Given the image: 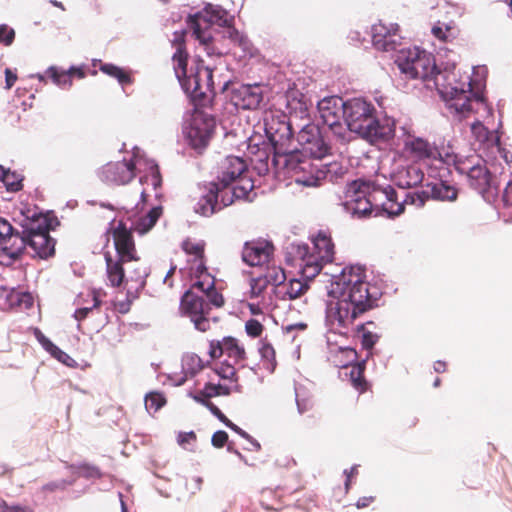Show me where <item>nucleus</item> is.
<instances>
[{
    "label": "nucleus",
    "mask_w": 512,
    "mask_h": 512,
    "mask_svg": "<svg viewBox=\"0 0 512 512\" xmlns=\"http://www.w3.org/2000/svg\"><path fill=\"white\" fill-rule=\"evenodd\" d=\"M234 16L219 5L207 4L201 11L189 15L187 26L192 37L199 42L209 55L215 53L213 25L223 27L222 37L242 51L250 50L247 36L234 27Z\"/></svg>",
    "instance_id": "f257e3e1"
},
{
    "label": "nucleus",
    "mask_w": 512,
    "mask_h": 512,
    "mask_svg": "<svg viewBox=\"0 0 512 512\" xmlns=\"http://www.w3.org/2000/svg\"><path fill=\"white\" fill-rule=\"evenodd\" d=\"M396 132L395 120L390 117L379 118L371 101L363 97H354V138H360L370 145L388 144Z\"/></svg>",
    "instance_id": "f03ea898"
},
{
    "label": "nucleus",
    "mask_w": 512,
    "mask_h": 512,
    "mask_svg": "<svg viewBox=\"0 0 512 512\" xmlns=\"http://www.w3.org/2000/svg\"><path fill=\"white\" fill-rule=\"evenodd\" d=\"M19 222L21 227L20 237L24 242V251L30 249L32 256H38L46 259L55 252V240L49 235L50 230L54 229L58 224L56 217L48 214L32 213L25 215Z\"/></svg>",
    "instance_id": "7ed1b4c3"
},
{
    "label": "nucleus",
    "mask_w": 512,
    "mask_h": 512,
    "mask_svg": "<svg viewBox=\"0 0 512 512\" xmlns=\"http://www.w3.org/2000/svg\"><path fill=\"white\" fill-rule=\"evenodd\" d=\"M344 271L352 275V266ZM330 295L336 300L332 301L327 309V321L331 331L348 337L352 328V284L350 278L346 279V272L339 280L332 283Z\"/></svg>",
    "instance_id": "20e7f679"
},
{
    "label": "nucleus",
    "mask_w": 512,
    "mask_h": 512,
    "mask_svg": "<svg viewBox=\"0 0 512 512\" xmlns=\"http://www.w3.org/2000/svg\"><path fill=\"white\" fill-rule=\"evenodd\" d=\"M323 122L330 128L337 141L348 145L352 140V112L349 102L341 98H324L318 103Z\"/></svg>",
    "instance_id": "39448f33"
},
{
    "label": "nucleus",
    "mask_w": 512,
    "mask_h": 512,
    "mask_svg": "<svg viewBox=\"0 0 512 512\" xmlns=\"http://www.w3.org/2000/svg\"><path fill=\"white\" fill-rule=\"evenodd\" d=\"M376 192L372 190V183L360 179H354V216L369 218L386 214L388 218H394L403 212V206L396 210H389L385 204H373L376 200Z\"/></svg>",
    "instance_id": "423d86ee"
},
{
    "label": "nucleus",
    "mask_w": 512,
    "mask_h": 512,
    "mask_svg": "<svg viewBox=\"0 0 512 512\" xmlns=\"http://www.w3.org/2000/svg\"><path fill=\"white\" fill-rule=\"evenodd\" d=\"M304 154L303 151L287 146L283 153L273 152L272 162L276 168H283L293 173L296 176L297 183L308 187L317 186L319 178L305 175L306 172L312 170V163L309 159H306Z\"/></svg>",
    "instance_id": "0eeeda50"
},
{
    "label": "nucleus",
    "mask_w": 512,
    "mask_h": 512,
    "mask_svg": "<svg viewBox=\"0 0 512 512\" xmlns=\"http://www.w3.org/2000/svg\"><path fill=\"white\" fill-rule=\"evenodd\" d=\"M395 63L400 72L410 79H427L434 72L439 73L434 63V58L426 54L425 50L414 51L399 50Z\"/></svg>",
    "instance_id": "6e6552de"
},
{
    "label": "nucleus",
    "mask_w": 512,
    "mask_h": 512,
    "mask_svg": "<svg viewBox=\"0 0 512 512\" xmlns=\"http://www.w3.org/2000/svg\"><path fill=\"white\" fill-rule=\"evenodd\" d=\"M471 132L475 139L483 146L485 153V163L494 168V173L498 172L497 164L500 169L503 167L499 159H502L506 164H509V151L501 145L500 136L496 131L489 130L480 121H476L471 125ZM502 171H500L501 173Z\"/></svg>",
    "instance_id": "1a4fd4ad"
},
{
    "label": "nucleus",
    "mask_w": 512,
    "mask_h": 512,
    "mask_svg": "<svg viewBox=\"0 0 512 512\" xmlns=\"http://www.w3.org/2000/svg\"><path fill=\"white\" fill-rule=\"evenodd\" d=\"M470 162L462 163L456 170L460 174H465L471 188L484 195L486 193H498L499 185L495 182L493 173L480 161L485 159L482 156L469 155Z\"/></svg>",
    "instance_id": "9d476101"
},
{
    "label": "nucleus",
    "mask_w": 512,
    "mask_h": 512,
    "mask_svg": "<svg viewBox=\"0 0 512 512\" xmlns=\"http://www.w3.org/2000/svg\"><path fill=\"white\" fill-rule=\"evenodd\" d=\"M193 289L186 291L181 298L180 309L183 315L187 316L194 324L195 329L200 332H207L211 329L212 322L217 318H210V307L204 296L198 295Z\"/></svg>",
    "instance_id": "9b49d317"
},
{
    "label": "nucleus",
    "mask_w": 512,
    "mask_h": 512,
    "mask_svg": "<svg viewBox=\"0 0 512 512\" xmlns=\"http://www.w3.org/2000/svg\"><path fill=\"white\" fill-rule=\"evenodd\" d=\"M365 271L364 265L354 264V319L377 306L381 296L379 288L367 281Z\"/></svg>",
    "instance_id": "f8f14e48"
},
{
    "label": "nucleus",
    "mask_w": 512,
    "mask_h": 512,
    "mask_svg": "<svg viewBox=\"0 0 512 512\" xmlns=\"http://www.w3.org/2000/svg\"><path fill=\"white\" fill-rule=\"evenodd\" d=\"M265 133L273 147V152L283 153L287 146H291L293 132L285 114L267 116L265 118Z\"/></svg>",
    "instance_id": "ddd939ff"
},
{
    "label": "nucleus",
    "mask_w": 512,
    "mask_h": 512,
    "mask_svg": "<svg viewBox=\"0 0 512 512\" xmlns=\"http://www.w3.org/2000/svg\"><path fill=\"white\" fill-rule=\"evenodd\" d=\"M439 93L443 100L447 102L448 108L454 109V111L460 115H465L472 111V98L478 102L483 101V95L473 91L471 80L467 83V89L463 86L449 85L439 90Z\"/></svg>",
    "instance_id": "4468645a"
},
{
    "label": "nucleus",
    "mask_w": 512,
    "mask_h": 512,
    "mask_svg": "<svg viewBox=\"0 0 512 512\" xmlns=\"http://www.w3.org/2000/svg\"><path fill=\"white\" fill-rule=\"evenodd\" d=\"M458 195L457 189L446 181L436 180L425 184L422 190L408 193L405 202L418 207L423 206L427 200L454 201Z\"/></svg>",
    "instance_id": "2eb2a0df"
},
{
    "label": "nucleus",
    "mask_w": 512,
    "mask_h": 512,
    "mask_svg": "<svg viewBox=\"0 0 512 512\" xmlns=\"http://www.w3.org/2000/svg\"><path fill=\"white\" fill-rule=\"evenodd\" d=\"M21 230L0 217V258L1 262L10 264L20 258L24 252V242L20 237Z\"/></svg>",
    "instance_id": "dca6fc26"
},
{
    "label": "nucleus",
    "mask_w": 512,
    "mask_h": 512,
    "mask_svg": "<svg viewBox=\"0 0 512 512\" xmlns=\"http://www.w3.org/2000/svg\"><path fill=\"white\" fill-rule=\"evenodd\" d=\"M216 123L215 119L203 112L193 114L186 135L190 145L197 150L204 149L211 140Z\"/></svg>",
    "instance_id": "f3484780"
},
{
    "label": "nucleus",
    "mask_w": 512,
    "mask_h": 512,
    "mask_svg": "<svg viewBox=\"0 0 512 512\" xmlns=\"http://www.w3.org/2000/svg\"><path fill=\"white\" fill-rule=\"evenodd\" d=\"M182 88L193 100H202L207 92L214 91L213 70L206 66L198 67L187 81L182 82Z\"/></svg>",
    "instance_id": "a211bd4d"
},
{
    "label": "nucleus",
    "mask_w": 512,
    "mask_h": 512,
    "mask_svg": "<svg viewBox=\"0 0 512 512\" xmlns=\"http://www.w3.org/2000/svg\"><path fill=\"white\" fill-rule=\"evenodd\" d=\"M263 87L260 84H242L232 89L231 101L240 109L255 110L263 101Z\"/></svg>",
    "instance_id": "6ab92c4d"
},
{
    "label": "nucleus",
    "mask_w": 512,
    "mask_h": 512,
    "mask_svg": "<svg viewBox=\"0 0 512 512\" xmlns=\"http://www.w3.org/2000/svg\"><path fill=\"white\" fill-rule=\"evenodd\" d=\"M136 162L129 161L109 162L101 170V178L108 183L125 185L135 177Z\"/></svg>",
    "instance_id": "aec40b11"
},
{
    "label": "nucleus",
    "mask_w": 512,
    "mask_h": 512,
    "mask_svg": "<svg viewBox=\"0 0 512 512\" xmlns=\"http://www.w3.org/2000/svg\"><path fill=\"white\" fill-rule=\"evenodd\" d=\"M334 245L330 237L324 233H318L313 239V255L308 259V267L312 268L311 275H318L323 264L332 262Z\"/></svg>",
    "instance_id": "412c9836"
},
{
    "label": "nucleus",
    "mask_w": 512,
    "mask_h": 512,
    "mask_svg": "<svg viewBox=\"0 0 512 512\" xmlns=\"http://www.w3.org/2000/svg\"><path fill=\"white\" fill-rule=\"evenodd\" d=\"M397 30V24L391 25V28L381 22L374 24L371 28V41L374 48L383 52L397 51L401 45V37L396 33Z\"/></svg>",
    "instance_id": "4be33fe9"
},
{
    "label": "nucleus",
    "mask_w": 512,
    "mask_h": 512,
    "mask_svg": "<svg viewBox=\"0 0 512 512\" xmlns=\"http://www.w3.org/2000/svg\"><path fill=\"white\" fill-rule=\"evenodd\" d=\"M112 237L118 257L122 260L131 261L139 259L132 232L126 227L125 223L119 221L117 226L112 228Z\"/></svg>",
    "instance_id": "5701e85b"
},
{
    "label": "nucleus",
    "mask_w": 512,
    "mask_h": 512,
    "mask_svg": "<svg viewBox=\"0 0 512 512\" xmlns=\"http://www.w3.org/2000/svg\"><path fill=\"white\" fill-rule=\"evenodd\" d=\"M185 35V30L176 31L171 39V44L175 48L172 56L173 69L181 85L182 82L187 81L189 78L187 74L189 54L185 45Z\"/></svg>",
    "instance_id": "b1692460"
},
{
    "label": "nucleus",
    "mask_w": 512,
    "mask_h": 512,
    "mask_svg": "<svg viewBox=\"0 0 512 512\" xmlns=\"http://www.w3.org/2000/svg\"><path fill=\"white\" fill-rule=\"evenodd\" d=\"M246 161L238 156L229 155L218 163L217 180L224 185H232L238 178L246 174Z\"/></svg>",
    "instance_id": "393cba45"
},
{
    "label": "nucleus",
    "mask_w": 512,
    "mask_h": 512,
    "mask_svg": "<svg viewBox=\"0 0 512 512\" xmlns=\"http://www.w3.org/2000/svg\"><path fill=\"white\" fill-rule=\"evenodd\" d=\"M209 356L212 359H218L223 354L239 363L246 358L245 349L239 345L234 337H224L222 340H211L209 343Z\"/></svg>",
    "instance_id": "a878e982"
},
{
    "label": "nucleus",
    "mask_w": 512,
    "mask_h": 512,
    "mask_svg": "<svg viewBox=\"0 0 512 512\" xmlns=\"http://www.w3.org/2000/svg\"><path fill=\"white\" fill-rule=\"evenodd\" d=\"M274 252V246L268 241H252L244 245L243 261L250 266L267 263Z\"/></svg>",
    "instance_id": "bb28decb"
},
{
    "label": "nucleus",
    "mask_w": 512,
    "mask_h": 512,
    "mask_svg": "<svg viewBox=\"0 0 512 512\" xmlns=\"http://www.w3.org/2000/svg\"><path fill=\"white\" fill-rule=\"evenodd\" d=\"M199 278L194 284L193 289L199 290L204 296L209 307L221 308L225 304L223 295L215 288L214 278L207 272L198 275Z\"/></svg>",
    "instance_id": "cd10ccee"
},
{
    "label": "nucleus",
    "mask_w": 512,
    "mask_h": 512,
    "mask_svg": "<svg viewBox=\"0 0 512 512\" xmlns=\"http://www.w3.org/2000/svg\"><path fill=\"white\" fill-rule=\"evenodd\" d=\"M435 157L436 160L448 166H454L455 170H457L462 163L471 161V157L455 152L452 141H448L447 143L443 141L440 144H435Z\"/></svg>",
    "instance_id": "c85d7f7f"
},
{
    "label": "nucleus",
    "mask_w": 512,
    "mask_h": 512,
    "mask_svg": "<svg viewBox=\"0 0 512 512\" xmlns=\"http://www.w3.org/2000/svg\"><path fill=\"white\" fill-rule=\"evenodd\" d=\"M332 362L340 368L339 377L343 381H352V348L339 346L332 353Z\"/></svg>",
    "instance_id": "c756f323"
},
{
    "label": "nucleus",
    "mask_w": 512,
    "mask_h": 512,
    "mask_svg": "<svg viewBox=\"0 0 512 512\" xmlns=\"http://www.w3.org/2000/svg\"><path fill=\"white\" fill-rule=\"evenodd\" d=\"M106 273L112 287H120L124 282L125 272L123 264L131 260L113 259L109 252L105 253Z\"/></svg>",
    "instance_id": "7c9ffc66"
},
{
    "label": "nucleus",
    "mask_w": 512,
    "mask_h": 512,
    "mask_svg": "<svg viewBox=\"0 0 512 512\" xmlns=\"http://www.w3.org/2000/svg\"><path fill=\"white\" fill-rule=\"evenodd\" d=\"M204 248L205 244L201 242H193L191 240H185L182 243V249L186 254L194 256V266L196 276L203 275L207 272V268L204 262Z\"/></svg>",
    "instance_id": "2f4dec72"
},
{
    "label": "nucleus",
    "mask_w": 512,
    "mask_h": 512,
    "mask_svg": "<svg viewBox=\"0 0 512 512\" xmlns=\"http://www.w3.org/2000/svg\"><path fill=\"white\" fill-rule=\"evenodd\" d=\"M221 210L219 202H217V195L213 193L210 188L208 193L201 196L194 205V211L197 214L208 217Z\"/></svg>",
    "instance_id": "473e14b6"
},
{
    "label": "nucleus",
    "mask_w": 512,
    "mask_h": 512,
    "mask_svg": "<svg viewBox=\"0 0 512 512\" xmlns=\"http://www.w3.org/2000/svg\"><path fill=\"white\" fill-rule=\"evenodd\" d=\"M423 178V171L419 167L411 165L398 175L397 186L403 189H409L420 184Z\"/></svg>",
    "instance_id": "72a5a7b5"
},
{
    "label": "nucleus",
    "mask_w": 512,
    "mask_h": 512,
    "mask_svg": "<svg viewBox=\"0 0 512 512\" xmlns=\"http://www.w3.org/2000/svg\"><path fill=\"white\" fill-rule=\"evenodd\" d=\"M210 186L213 193L217 195V202H219L221 209L233 204L235 200H238L233 186L224 185V183L218 180L211 183Z\"/></svg>",
    "instance_id": "f704fd0d"
},
{
    "label": "nucleus",
    "mask_w": 512,
    "mask_h": 512,
    "mask_svg": "<svg viewBox=\"0 0 512 512\" xmlns=\"http://www.w3.org/2000/svg\"><path fill=\"white\" fill-rule=\"evenodd\" d=\"M305 155L321 159L328 154L329 146L325 143L319 130H314V137L309 145L302 150Z\"/></svg>",
    "instance_id": "c9c22d12"
},
{
    "label": "nucleus",
    "mask_w": 512,
    "mask_h": 512,
    "mask_svg": "<svg viewBox=\"0 0 512 512\" xmlns=\"http://www.w3.org/2000/svg\"><path fill=\"white\" fill-rule=\"evenodd\" d=\"M293 253L296 257L303 261L302 265V273L307 278L315 277L316 275H311L312 268L308 267V259L312 257L313 252H310V247L305 243L293 244L292 245Z\"/></svg>",
    "instance_id": "e433bc0d"
},
{
    "label": "nucleus",
    "mask_w": 512,
    "mask_h": 512,
    "mask_svg": "<svg viewBox=\"0 0 512 512\" xmlns=\"http://www.w3.org/2000/svg\"><path fill=\"white\" fill-rule=\"evenodd\" d=\"M162 214V207H153L145 216L141 217L137 223L136 229L140 233L148 232L158 221Z\"/></svg>",
    "instance_id": "4c0bfd02"
},
{
    "label": "nucleus",
    "mask_w": 512,
    "mask_h": 512,
    "mask_svg": "<svg viewBox=\"0 0 512 512\" xmlns=\"http://www.w3.org/2000/svg\"><path fill=\"white\" fill-rule=\"evenodd\" d=\"M411 150L417 154L420 158L433 159L435 157V146L432 147L427 140L417 137L411 142Z\"/></svg>",
    "instance_id": "58836bf2"
},
{
    "label": "nucleus",
    "mask_w": 512,
    "mask_h": 512,
    "mask_svg": "<svg viewBox=\"0 0 512 512\" xmlns=\"http://www.w3.org/2000/svg\"><path fill=\"white\" fill-rule=\"evenodd\" d=\"M233 188L236 193V197L238 200H248L251 192L254 189V183L250 177H247L246 174L238 178L233 183Z\"/></svg>",
    "instance_id": "ea45409f"
},
{
    "label": "nucleus",
    "mask_w": 512,
    "mask_h": 512,
    "mask_svg": "<svg viewBox=\"0 0 512 512\" xmlns=\"http://www.w3.org/2000/svg\"><path fill=\"white\" fill-rule=\"evenodd\" d=\"M99 69L118 80V82L122 85L130 84L132 79L128 72H126L124 69L110 63H103L100 65Z\"/></svg>",
    "instance_id": "a19ab883"
},
{
    "label": "nucleus",
    "mask_w": 512,
    "mask_h": 512,
    "mask_svg": "<svg viewBox=\"0 0 512 512\" xmlns=\"http://www.w3.org/2000/svg\"><path fill=\"white\" fill-rule=\"evenodd\" d=\"M261 276L267 280L268 285L280 286L286 280V274L283 268L279 266H268Z\"/></svg>",
    "instance_id": "79ce46f5"
},
{
    "label": "nucleus",
    "mask_w": 512,
    "mask_h": 512,
    "mask_svg": "<svg viewBox=\"0 0 512 512\" xmlns=\"http://www.w3.org/2000/svg\"><path fill=\"white\" fill-rule=\"evenodd\" d=\"M356 332L361 339L362 349L366 350L367 352H371L379 339V335L367 330L365 328V324L357 325Z\"/></svg>",
    "instance_id": "37998d69"
},
{
    "label": "nucleus",
    "mask_w": 512,
    "mask_h": 512,
    "mask_svg": "<svg viewBox=\"0 0 512 512\" xmlns=\"http://www.w3.org/2000/svg\"><path fill=\"white\" fill-rule=\"evenodd\" d=\"M47 74L51 77L53 82L59 86H71L72 78L68 70H62L55 66H51L47 70Z\"/></svg>",
    "instance_id": "c03bdc74"
},
{
    "label": "nucleus",
    "mask_w": 512,
    "mask_h": 512,
    "mask_svg": "<svg viewBox=\"0 0 512 512\" xmlns=\"http://www.w3.org/2000/svg\"><path fill=\"white\" fill-rule=\"evenodd\" d=\"M372 190L373 192H376V194L385 195L387 202H385L384 204L389 210H396L398 209L399 205H402L404 207L403 201L398 202V194L396 190L391 186H387L385 189L380 190L376 189V187L372 184Z\"/></svg>",
    "instance_id": "a18cd8bd"
},
{
    "label": "nucleus",
    "mask_w": 512,
    "mask_h": 512,
    "mask_svg": "<svg viewBox=\"0 0 512 512\" xmlns=\"http://www.w3.org/2000/svg\"><path fill=\"white\" fill-rule=\"evenodd\" d=\"M260 354L264 368L274 371L276 366V355L273 346L270 343L263 342L260 348Z\"/></svg>",
    "instance_id": "49530a36"
},
{
    "label": "nucleus",
    "mask_w": 512,
    "mask_h": 512,
    "mask_svg": "<svg viewBox=\"0 0 512 512\" xmlns=\"http://www.w3.org/2000/svg\"><path fill=\"white\" fill-rule=\"evenodd\" d=\"M22 177L16 172H11L10 170H5L4 176L1 181L6 186L7 190L10 192L20 191L23 187Z\"/></svg>",
    "instance_id": "de8ad7c7"
},
{
    "label": "nucleus",
    "mask_w": 512,
    "mask_h": 512,
    "mask_svg": "<svg viewBox=\"0 0 512 512\" xmlns=\"http://www.w3.org/2000/svg\"><path fill=\"white\" fill-rule=\"evenodd\" d=\"M308 289L309 285L306 282L298 279H292L289 281L285 293L290 300H293L305 294Z\"/></svg>",
    "instance_id": "09e8293b"
},
{
    "label": "nucleus",
    "mask_w": 512,
    "mask_h": 512,
    "mask_svg": "<svg viewBox=\"0 0 512 512\" xmlns=\"http://www.w3.org/2000/svg\"><path fill=\"white\" fill-rule=\"evenodd\" d=\"M90 295L92 296L93 305L91 307H81L74 313V318L79 322L83 321L93 309L99 308L101 305L100 291L93 289Z\"/></svg>",
    "instance_id": "8fccbe9b"
},
{
    "label": "nucleus",
    "mask_w": 512,
    "mask_h": 512,
    "mask_svg": "<svg viewBox=\"0 0 512 512\" xmlns=\"http://www.w3.org/2000/svg\"><path fill=\"white\" fill-rule=\"evenodd\" d=\"M45 349L58 361L62 362L67 366H73V363L75 362L74 359L71 358L66 352L62 351L51 341H46Z\"/></svg>",
    "instance_id": "3c124183"
},
{
    "label": "nucleus",
    "mask_w": 512,
    "mask_h": 512,
    "mask_svg": "<svg viewBox=\"0 0 512 512\" xmlns=\"http://www.w3.org/2000/svg\"><path fill=\"white\" fill-rule=\"evenodd\" d=\"M267 280L261 275L250 280V298H260L268 287Z\"/></svg>",
    "instance_id": "603ef678"
},
{
    "label": "nucleus",
    "mask_w": 512,
    "mask_h": 512,
    "mask_svg": "<svg viewBox=\"0 0 512 512\" xmlns=\"http://www.w3.org/2000/svg\"><path fill=\"white\" fill-rule=\"evenodd\" d=\"M166 403L165 397L161 393L152 392L145 398V406L147 410L158 411Z\"/></svg>",
    "instance_id": "864d4df0"
},
{
    "label": "nucleus",
    "mask_w": 512,
    "mask_h": 512,
    "mask_svg": "<svg viewBox=\"0 0 512 512\" xmlns=\"http://www.w3.org/2000/svg\"><path fill=\"white\" fill-rule=\"evenodd\" d=\"M314 130H319L314 125H307L298 133L297 141L301 145L302 150L309 145L314 137Z\"/></svg>",
    "instance_id": "5fc2aeb1"
},
{
    "label": "nucleus",
    "mask_w": 512,
    "mask_h": 512,
    "mask_svg": "<svg viewBox=\"0 0 512 512\" xmlns=\"http://www.w3.org/2000/svg\"><path fill=\"white\" fill-rule=\"evenodd\" d=\"M216 373L222 378L227 380H236L237 372L234 365L222 362L216 369Z\"/></svg>",
    "instance_id": "6e6d98bb"
},
{
    "label": "nucleus",
    "mask_w": 512,
    "mask_h": 512,
    "mask_svg": "<svg viewBox=\"0 0 512 512\" xmlns=\"http://www.w3.org/2000/svg\"><path fill=\"white\" fill-rule=\"evenodd\" d=\"M204 393L206 396H208L210 399L212 397L220 396V395H229L230 389L226 386L220 385V384H212L207 383L204 386Z\"/></svg>",
    "instance_id": "4d7b16f0"
},
{
    "label": "nucleus",
    "mask_w": 512,
    "mask_h": 512,
    "mask_svg": "<svg viewBox=\"0 0 512 512\" xmlns=\"http://www.w3.org/2000/svg\"><path fill=\"white\" fill-rule=\"evenodd\" d=\"M264 326L257 319H249L245 323V331L248 336L257 338L263 333Z\"/></svg>",
    "instance_id": "13d9d810"
},
{
    "label": "nucleus",
    "mask_w": 512,
    "mask_h": 512,
    "mask_svg": "<svg viewBox=\"0 0 512 512\" xmlns=\"http://www.w3.org/2000/svg\"><path fill=\"white\" fill-rule=\"evenodd\" d=\"M15 39V31L6 24L0 25V44L10 46Z\"/></svg>",
    "instance_id": "bf43d9fd"
},
{
    "label": "nucleus",
    "mask_w": 512,
    "mask_h": 512,
    "mask_svg": "<svg viewBox=\"0 0 512 512\" xmlns=\"http://www.w3.org/2000/svg\"><path fill=\"white\" fill-rule=\"evenodd\" d=\"M228 441V434L225 431L219 430L212 435V445L216 448H222Z\"/></svg>",
    "instance_id": "052dcab7"
},
{
    "label": "nucleus",
    "mask_w": 512,
    "mask_h": 512,
    "mask_svg": "<svg viewBox=\"0 0 512 512\" xmlns=\"http://www.w3.org/2000/svg\"><path fill=\"white\" fill-rule=\"evenodd\" d=\"M372 355V352H367L366 358L359 360L358 359V353L356 349L354 348V371H357V375H363L364 370L366 368V362L368 358Z\"/></svg>",
    "instance_id": "680f3d73"
},
{
    "label": "nucleus",
    "mask_w": 512,
    "mask_h": 512,
    "mask_svg": "<svg viewBox=\"0 0 512 512\" xmlns=\"http://www.w3.org/2000/svg\"><path fill=\"white\" fill-rule=\"evenodd\" d=\"M370 388V383L365 379L364 375L354 376V389L359 393H364Z\"/></svg>",
    "instance_id": "e2e57ef3"
},
{
    "label": "nucleus",
    "mask_w": 512,
    "mask_h": 512,
    "mask_svg": "<svg viewBox=\"0 0 512 512\" xmlns=\"http://www.w3.org/2000/svg\"><path fill=\"white\" fill-rule=\"evenodd\" d=\"M131 305L132 301L129 298L114 302V308L121 314L128 313L131 309Z\"/></svg>",
    "instance_id": "0e129e2a"
},
{
    "label": "nucleus",
    "mask_w": 512,
    "mask_h": 512,
    "mask_svg": "<svg viewBox=\"0 0 512 512\" xmlns=\"http://www.w3.org/2000/svg\"><path fill=\"white\" fill-rule=\"evenodd\" d=\"M502 201L504 206H512V180L508 181L504 188Z\"/></svg>",
    "instance_id": "69168bd1"
},
{
    "label": "nucleus",
    "mask_w": 512,
    "mask_h": 512,
    "mask_svg": "<svg viewBox=\"0 0 512 512\" xmlns=\"http://www.w3.org/2000/svg\"><path fill=\"white\" fill-rule=\"evenodd\" d=\"M207 409H209V411L219 420L221 421L222 423H224L225 421H228V418L222 413V411L214 404L212 403L211 401H209L208 403H206V406H205Z\"/></svg>",
    "instance_id": "338daca9"
},
{
    "label": "nucleus",
    "mask_w": 512,
    "mask_h": 512,
    "mask_svg": "<svg viewBox=\"0 0 512 512\" xmlns=\"http://www.w3.org/2000/svg\"><path fill=\"white\" fill-rule=\"evenodd\" d=\"M151 180L155 189L161 185L162 179L157 164L151 166Z\"/></svg>",
    "instance_id": "774afa93"
}]
</instances>
